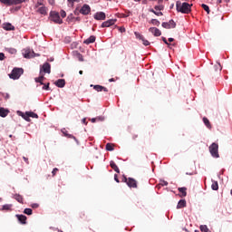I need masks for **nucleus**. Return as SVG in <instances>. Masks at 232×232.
Listing matches in <instances>:
<instances>
[{
	"mask_svg": "<svg viewBox=\"0 0 232 232\" xmlns=\"http://www.w3.org/2000/svg\"><path fill=\"white\" fill-rule=\"evenodd\" d=\"M176 8L178 12L181 14H189L191 12V5L184 2L183 4L180 1L176 3Z\"/></svg>",
	"mask_w": 232,
	"mask_h": 232,
	"instance_id": "1",
	"label": "nucleus"
},
{
	"mask_svg": "<svg viewBox=\"0 0 232 232\" xmlns=\"http://www.w3.org/2000/svg\"><path fill=\"white\" fill-rule=\"evenodd\" d=\"M23 73H24V70H23V68L15 67L12 70L11 73H9V78L13 79V81H16L21 77V75H23Z\"/></svg>",
	"mask_w": 232,
	"mask_h": 232,
	"instance_id": "2",
	"label": "nucleus"
},
{
	"mask_svg": "<svg viewBox=\"0 0 232 232\" xmlns=\"http://www.w3.org/2000/svg\"><path fill=\"white\" fill-rule=\"evenodd\" d=\"M209 152H210V155L214 157V159H218V157H220V155L218 154V144L212 143L209 146Z\"/></svg>",
	"mask_w": 232,
	"mask_h": 232,
	"instance_id": "3",
	"label": "nucleus"
},
{
	"mask_svg": "<svg viewBox=\"0 0 232 232\" xmlns=\"http://www.w3.org/2000/svg\"><path fill=\"white\" fill-rule=\"evenodd\" d=\"M208 73H218V72H222V65L220 63H217L215 65H211L207 68Z\"/></svg>",
	"mask_w": 232,
	"mask_h": 232,
	"instance_id": "4",
	"label": "nucleus"
},
{
	"mask_svg": "<svg viewBox=\"0 0 232 232\" xmlns=\"http://www.w3.org/2000/svg\"><path fill=\"white\" fill-rule=\"evenodd\" d=\"M50 17H51V21H53L56 24H63V19H61V16L59 15V13L51 12L50 13Z\"/></svg>",
	"mask_w": 232,
	"mask_h": 232,
	"instance_id": "5",
	"label": "nucleus"
},
{
	"mask_svg": "<svg viewBox=\"0 0 232 232\" xmlns=\"http://www.w3.org/2000/svg\"><path fill=\"white\" fill-rule=\"evenodd\" d=\"M117 23V19H110L102 24V28H110V26H113Z\"/></svg>",
	"mask_w": 232,
	"mask_h": 232,
	"instance_id": "6",
	"label": "nucleus"
},
{
	"mask_svg": "<svg viewBox=\"0 0 232 232\" xmlns=\"http://www.w3.org/2000/svg\"><path fill=\"white\" fill-rule=\"evenodd\" d=\"M79 12L82 15H88V14H90V12H92V8L88 5H83Z\"/></svg>",
	"mask_w": 232,
	"mask_h": 232,
	"instance_id": "7",
	"label": "nucleus"
},
{
	"mask_svg": "<svg viewBox=\"0 0 232 232\" xmlns=\"http://www.w3.org/2000/svg\"><path fill=\"white\" fill-rule=\"evenodd\" d=\"M96 21H104L106 19V14L104 12H98L94 14Z\"/></svg>",
	"mask_w": 232,
	"mask_h": 232,
	"instance_id": "8",
	"label": "nucleus"
},
{
	"mask_svg": "<svg viewBox=\"0 0 232 232\" xmlns=\"http://www.w3.org/2000/svg\"><path fill=\"white\" fill-rule=\"evenodd\" d=\"M41 70H42V73H51L52 66L50 65V63H44Z\"/></svg>",
	"mask_w": 232,
	"mask_h": 232,
	"instance_id": "9",
	"label": "nucleus"
},
{
	"mask_svg": "<svg viewBox=\"0 0 232 232\" xmlns=\"http://www.w3.org/2000/svg\"><path fill=\"white\" fill-rule=\"evenodd\" d=\"M149 32H150V34H153L155 37H160V35H162V32H160L157 27H150L149 29Z\"/></svg>",
	"mask_w": 232,
	"mask_h": 232,
	"instance_id": "10",
	"label": "nucleus"
},
{
	"mask_svg": "<svg viewBox=\"0 0 232 232\" xmlns=\"http://www.w3.org/2000/svg\"><path fill=\"white\" fill-rule=\"evenodd\" d=\"M23 54L25 59H32V57H35V53L30 49L25 50Z\"/></svg>",
	"mask_w": 232,
	"mask_h": 232,
	"instance_id": "11",
	"label": "nucleus"
},
{
	"mask_svg": "<svg viewBox=\"0 0 232 232\" xmlns=\"http://www.w3.org/2000/svg\"><path fill=\"white\" fill-rule=\"evenodd\" d=\"M127 186H129V188H137V180L133 178H128Z\"/></svg>",
	"mask_w": 232,
	"mask_h": 232,
	"instance_id": "12",
	"label": "nucleus"
},
{
	"mask_svg": "<svg viewBox=\"0 0 232 232\" xmlns=\"http://www.w3.org/2000/svg\"><path fill=\"white\" fill-rule=\"evenodd\" d=\"M58 88H64L66 86V81L64 79H59L54 82Z\"/></svg>",
	"mask_w": 232,
	"mask_h": 232,
	"instance_id": "13",
	"label": "nucleus"
},
{
	"mask_svg": "<svg viewBox=\"0 0 232 232\" xmlns=\"http://www.w3.org/2000/svg\"><path fill=\"white\" fill-rule=\"evenodd\" d=\"M179 192L180 193L179 197H181V198H183L184 197H187L188 195V188L185 187L182 188H178Z\"/></svg>",
	"mask_w": 232,
	"mask_h": 232,
	"instance_id": "14",
	"label": "nucleus"
},
{
	"mask_svg": "<svg viewBox=\"0 0 232 232\" xmlns=\"http://www.w3.org/2000/svg\"><path fill=\"white\" fill-rule=\"evenodd\" d=\"M8 113H10V111L8 109L0 107V117H8Z\"/></svg>",
	"mask_w": 232,
	"mask_h": 232,
	"instance_id": "15",
	"label": "nucleus"
},
{
	"mask_svg": "<svg viewBox=\"0 0 232 232\" xmlns=\"http://www.w3.org/2000/svg\"><path fill=\"white\" fill-rule=\"evenodd\" d=\"M93 89L96 91V92H108V88L104 87V86H102V85H94L93 86Z\"/></svg>",
	"mask_w": 232,
	"mask_h": 232,
	"instance_id": "16",
	"label": "nucleus"
},
{
	"mask_svg": "<svg viewBox=\"0 0 232 232\" xmlns=\"http://www.w3.org/2000/svg\"><path fill=\"white\" fill-rule=\"evenodd\" d=\"M18 115H20V117H22L23 119H24V121H26L27 122H30V116L28 115V111L25 112V114L22 111H18Z\"/></svg>",
	"mask_w": 232,
	"mask_h": 232,
	"instance_id": "17",
	"label": "nucleus"
},
{
	"mask_svg": "<svg viewBox=\"0 0 232 232\" xmlns=\"http://www.w3.org/2000/svg\"><path fill=\"white\" fill-rule=\"evenodd\" d=\"M15 217L19 220V222H21L22 224H26V216L16 214Z\"/></svg>",
	"mask_w": 232,
	"mask_h": 232,
	"instance_id": "18",
	"label": "nucleus"
},
{
	"mask_svg": "<svg viewBox=\"0 0 232 232\" xmlns=\"http://www.w3.org/2000/svg\"><path fill=\"white\" fill-rule=\"evenodd\" d=\"M3 28H4V30H6V31L15 30V27L14 25H12V24H10V23L4 24Z\"/></svg>",
	"mask_w": 232,
	"mask_h": 232,
	"instance_id": "19",
	"label": "nucleus"
},
{
	"mask_svg": "<svg viewBox=\"0 0 232 232\" xmlns=\"http://www.w3.org/2000/svg\"><path fill=\"white\" fill-rule=\"evenodd\" d=\"M110 166H111V168L114 170V171H116V173H121V169H119V167L117 166V164L115 163V161H111L110 162Z\"/></svg>",
	"mask_w": 232,
	"mask_h": 232,
	"instance_id": "20",
	"label": "nucleus"
},
{
	"mask_svg": "<svg viewBox=\"0 0 232 232\" xmlns=\"http://www.w3.org/2000/svg\"><path fill=\"white\" fill-rule=\"evenodd\" d=\"M35 82H43L44 81V73L40 70V76L34 79Z\"/></svg>",
	"mask_w": 232,
	"mask_h": 232,
	"instance_id": "21",
	"label": "nucleus"
},
{
	"mask_svg": "<svg viewBox=\"0 0 232 232\" xmlns=\"http://www.w3.org/2000/svg\"><path fill=\"white\" fill-rule=\"evenodd\" d=\"M182 208H186V199H180L177 205V209H182Z\"/></svg>",
	"mask_w": 232,
	"mask_h": 232,
	"instance_id": "22",
	"label": "nucleus"
},
{
	"mask_svg": "<svg viewBox=\"0 0 232 232\" xmlns=\"http://www.w3.org/2000/svg\"><path fill=\"white\" fill-rule=\"evenodd\" d=\"M95 36L92 35L89 38H87L86 40L83 41L84 44H92L94 41H95Z\"/></svg>",
	"mask_w": 232,
	"mask_h": 232,
	"instance_id": "23",
	"label": "nucleus"
},
{
	"mask_svg": "<svg viewBox=\"0 0 232 232\" xmlns=\"http://www.w3.org/2000/svg\"><path fill=\"white\" fill-rule=\"evenodd\" d=\"M38 14H41L42 15H46V14H48V12L46 11V7L45 6H41L37 9Z\"/></svg>",
	"mask_w": 232,
	"mask_h": 232,
	"instance_id": "24",
	"label": "nucleus"
},
{
	"mask_svg": "<svg viewBox=\"0 0 232 232\" xmlns=\"http://www.w3.org/2000/svg\"><path fill=\"white\" fill-rule=\"evenodd\" d=\"M14 198H15V200L17 202H19L20 204H23V201H24V198H23V196L19 195V194H15L14 196Z\"/></svg>",
	"mask_w": 232,
	"mask_h": 232,
	"instance_id": "25",
	"label": "nucleus"
},
{
	"mask_svg": "<svg viewBox=\"0 0 232 232\" xmlns=\"http://www.w3.org/2000/svg\"><path fill=\"white\" fill-rule=\"evenodd\" d=\"M211 188L213 189V191H218V182L212 181Z\"/></svg>",
	"mask_w": 232,
	"mask_h": 232,
	"instance_id": "26",
	"label": "nucleus"
},
{
	"mask_svg": "<svg viewBox=\"0 0 232 232\" xmlns=\"http://www.w3.org/2000/svg\"><path fill=\"white\" fill-rule=\"evenodd\" d=\"M204 124H205V126H207V128L208 130H211V128H212L211 122H209V120H208V118H204Z\"/></svg>",
	"mask_w": 232,
	"mask_h": 232,
	"instance_id": "27",
	"label": "nucleus"
},
{
	"mask_svg": "<svg viewBox=\"0 0 232 232\" xmlns=\"http://www.w3.org/2000/svg\"><path fill=\"white\" fill-rule=\"evenodd\" d=\"M26 0H11V6L12 5H22V3H25Z\"/></svg>",
	"mask_w": 232,
	"mask_h": 232,
	"instance_id": "28",
	"label": "nucleus"
},
{
	"mask_svg": "<svg viewBox=\"0 0 232 232\" xmlns=\"http://www.w3.org/2000/svg\"><path fill=\"white\" fill-rule=\"evenodd\" d=\"M27 113L29 117H32V119H39V115L34 111H27Z\"/></svg>",
	"mask_w": 232,
	"mask_h": 232,
	"instance_id": "29",
	"label": "nucleus"
},
{
	"mask_svg": "<svg viewBox=\"0 0 232 232\" xmlns=\"http://www.w3.org/2000/svg\"><path fill=\"white\" fill-rule=\"evenodd\" d=\"M3 211H12V205H4L2 207Z\"/></svg>",
	"mask_w": 232,
	"mask_h": 232,
	"instance_id": "30",
	"label": "nucleus"
},
{
	"mask_svg": "<svg viewBox=\"0 0 232 232\" xmlns=\"http://www.w3.org/2000/svg\"><path fill=\"white\" fill-rule=\"evenodd\" d=\"M149 12H151L155 15H158V17H160L161 15H164V14H162V12H157V11H155V9H150Z\"/></svg>",
	"mask_w": 232,
	"mask_h": 232,
	"instance_id": "31",
	"label": "nucleus"
},
{
	"mask_svg": "<svg viewBox=\"0 0 232 232\" xmlns=\"http://www.w3.org/2000/svg\"><path fill=\"white\" fill-rule=\"evenodd\" d=\"M105 150H107V151H113V144L111 143H107L106 144V147H105Z\"/></svg>",
	"mask_w": 232,
	"mask_h": 232,
	"instance_id": "32",
	"label": "nucleus"
},
{
	"mask_svg": "<svg viewBox=\"0 0 232 232\" xmlns=\"http://www.w3.org/2000/svg\"><path fill=\"white\" fill-rule=\"evenodd\" d=\"M150 23L151 24H154V26H160V22L157 19H152Z\"/></svg>",
	"mask_w": 232,
	"mask_h": 232,
	"instance_id": "33",
	"label": "nucleus"
},
{
	"mask_svg": "<svg viewBox=\"0 0 232 232\" xmlns=\"http://www.w3.org/2000/svg\"><path fill=\"white\" fill-rule=\"evenodd\" d=\"M154 10L162 12V10H164V5H155V6H154Z\"/></svg>",
	"mask_w": 232,
	"mask_h": 232,
	"instance_id": "34",
	"label": "nucleus"
},
{
	"mask_svg": "<svg viewBox=\"0 0 232 232\" xmlns=\"http://www.w3.org/2000/svg\"><path fill=\"white\" fill-rule=\"evenodd\" d=\"M161 26H162L163 28H167L168 30H169V28H171V25H169V22H163V23L161 24Z\"/></svg>",
	"mask_w": 232,
	"mask_h": 232,
	"instance_id": "35",
	"label": "nucleus"
},
{
	"mask_svg": "<svg viewBox=\"0 0 232 232\" xmlns=\"http://www.w3.org/2000/svg\"><path fill=\"white\" fill-rule=\"evenodd\" d=\"M169 25L170 26V28H176L177 24L175 23V21L169 20Z\"/></svg>",
	"mask_w": 232,
	"mask_h": 232,
	"instance_id": "36",
	"label": "nucleus"
},
{
	"mask_svg": "<svg viewBox=\"0 0 232 232\" xmlns=\"http://www.w3.org/2000/svg\"><path fill=\"white\" fill-rule=\"evenodd\" d=\"M0 3H3V5H7L8 6H11L12 0H0Z\"/></svg>",
	"mask_w": 232,
	"mask_h": 232,
	"instance_id": "37",
	"label": "nucleus"
},
{
	"mask_svg": "<svg viewBox=\"0 0 232 232\" xmlns=\"http://www.w3.org/2000/svg\"><path fill=\"white\" fill-rule=\"evenodd\" d=\"M24 213L25 215H32L33 210H32V208H25V209L24 210Z\"/></svg>",
	"mask_w": 232,
	"mask_h": 232,
	"instance_id": "38",
	"label": "nucleus"
},
{
	"mask_svg": "<svg viewBox=\"0 0 232 232\" xmlns=\"http://www.w3.org/2000/svg\"><path fill=\"white\" fill-rule=\"evenodd\" d=\"M58 171H59V169L54 168V169H53V171H52L53 177H55V175H57V172H58Z\"/></svg>",
	"mask_w": 232,
	"mask_h": 232,
	"instance_id": "39",
	"label": "nucleus"
},
{
	"mask_svg": "<svg viewBox=\"0 0 232 232\" xmlns=\"http://www.w3.org/2000/svg\"><path fill=\"white\" fill-rule=\"evenodd\" d=\"M135 35H136L137 39H140V41H144V36H142V34H139L135 33Z\"/></svg>",
	"mask_w": 232,
	"mask_h": 232,
	"instance_id": "40",
	"label": "nucleus"
},
{
	"mask_svg": "<svg viewBox=\"0 0 232 232\" xmlns=\"http://www.w3.org/2000/svg\"><path fill=\"white\" fill-rule=\"evenodd\" d=\"M141 41H142L144 46H150V41H148V40H146V39H144V38H143V40H141Z\"/></svg>",
	"mask_w": 232,
	"mask_h": 232,
	"instance_id": "41",
	"label": "nucleus"
},
{
	"mask_svg": "<svg viewBox=\"0 0 232 232\" xmlns=\"http://www.w3.org/2000/svg\"><path fill=\"white\" fill-rule=\"evenodd\" d=\"M162 41L163 43H165V44H167L169 48V46H171V44L168 43V40L166 39V37H162Z\"/></svg>",
	"mask_w": 232,
	"mask_h": 232,
	"instance_id": "42",
	"label": "nucleus"
},
{
	"mask_svg": "<svg viewBox=\"0 0 232 232\" xmlns=\"http://www.w3.org/2000/svg\"><path fill=\"white\" fill-rule=\"evenodd\" d=\"M60 14H61V17H63V19H64V17H66V11L62 10V11L60 12Z\"/></svg>",
	"mask_w": 232,
	"mask_h": 232,
	"instance_id": "43",
	"label": "nucleus"
},
{
	"mask_svg": "<svg viewBox=\"0 0 232 232\" xmlns=\"http://www.w3.org/2000/svg\"><path fill=\"white\" fill-rule=\"evenodd\" d=\"M43 90H46V91L50 90V83L44 84Z\"/></svg>",
	"mask_w": 232,
	"mask_h": 232,
	"instance_id": "44",
	"label": "nucleus"
},
{
	"mask_svg": "<svg viewBox=\"0 0 232 232\" xmlns=\"http://www.w3.org/2000/svg\"><path fill=\"white\" fill-rule=\"evenodd\" d=\"M204 10L205 12H207V14H209V6H208L207 5H204Z\"/></svg>",
	"mask_w": 232,
	"mask_h": 232,
	"instance_id": "45",
	"label": "nucleus"
},
{
	"mask_svg": "<svg viewBox=\"0 0 232 232\" xmlns=\"http://www.w3.org/2000/svg\"><path fill=\"white\" fill-rule=\"evenodd\" d=\"M119 32H121V34H124V32H126V28L119 27Z\"/></svg>",
	"mask_w": 232,
	"mask_h": 232,
	"instance_id": "46",
	"label": "nucleus"
},
{
	"mask_svg": "<svg viewBox=\"0 0 232 232\" xmlns=\"http://www.w3.org/2000/svg\"><path fill=\"white\" fill-rule=\"evenodd\" d=\"M114 180H115V182H117L118 184H119V182H121V181L119 180V176H118L117 174L114 175Z\"/></svg>",
	"mask_w": 232,
	"mask_h": 232,
	"instance_id": "47",
	"label": "nucleus"
},
{
	"mask_svg": "<svg viewBox=\"0 0 232 232\" xmlns=\"http://www.w3.org/2000/svg\"><path fill=\"white\" fill-rule=\"evenodd\" d=\"M0 61H5V53H0Z\"/></svg>",
	"mask_w": 232,
	"mask_h": 232,
	"instance_id": "48",
	"label": "nucleus"
},
{
	"mask_svg": "<svg viewBox=\"0 0 232 232\" xmlns=\"http://www.w3.org/2000/svg\"><path fill=\"white\" fill-rule=\"evenodd\" d=\"M67 137L69 139H73L74 140H77V139L75 138V136L72 135V134H68Z\"/></svg>",
	"mask_w": 232,
	"mask_h": 232,
	"instance_id": "49",
	"label": "nucleus"
},
{
	"mask_svg": "<svg viewBox=\"0 0 232 232\" xmlns=\"http://www.w3.org/2000/svg\"><path fill=\"white\" fill-rule=\"evenodd\" d=\"M10 53H17V50L15 49H9Z\"/></svg>",
	"mask_w": 232,
	"mask_h": 232,
	"instance_id": "50",
	"label": "nucleus"
},
{
	"mask_svg": "<svg viewBox=\"0 0 232 232\" xmlns=\"http://www.w3.org/2000/svg\"><path fill=\"white\" fill-rule=\"evenodd\" d=\"M204 232H211V230H209V228H208V226H204Z\"/></svg>",
	"mask_w": 232,
	"mask_h": 232,
	"instance_id": "51",
	"label": "nucleus"
},
{
	"mask_svg": "<svg viewBox=\"0 0 232 232\" xmlns=\"http://www.w3.org/2000/svg\"><path fill=\"white\" fill-rule=\"evenodd\" d=\"M39 6H43V3L37 2L35 8H39Z\"/></svg>",
	"mask_w": 232,
	"mask_h": 232,
	"instance_id": "52",
	"label": "nucleus"
},
{
	"mask_svg": "<svg viewBox=\"0 0 232 232\" xmlns=\"http://www.w3.org/2000/svg\"><path fill=\"white\" fill-rule=\"evenodd\" d=\"M122 182H126V184H128V178H126V176H123Z\"/></svg>",
	"mask_w": 232,
	"mask_h": 232,
	"instance_id": "53",
	"label": "nucleus"
},
{
	"mask_svg": "<svg viewBox=\"0 0 232 232\" xmlns=\"http://www.w3.org/2000/svg\"><path fill=\"white\" fill-rule=\"evenodd\" d=\"M82 124H85V125L88 124V121H86V118H83V119L82 120Z\"/></svg>",
	"mask_w": 232,
	"mask_h": 232,
	"instance_id": "54",
	"label": "nucleus"
},
{
	"mask_svg": "<svg viewBox=\"0 0 232 232\" xmlns=\"http://www.w3.org/2000/svg\"><path fill=\"white\" fill-rule=\"evenodd\" d=\"M79 61L82 62L84 59L82 58V54L79 53Z\"/></svg>",
	"mask_w": 232,
	"mask_h": 232,
	"instance_id": "55",
	"label": "nucleus"
},
{
	"mask_svg": "<svg viewBox=\"0 0 232 232\" xmlns=\"http://www.w3.org/2000/svg\"><path fill=\"white\" fill-rule=\"evenodd\" d=\"M69 3H79L80 0H67Z\"/></svg>",
	"mask_w": 232,
	"mask_h": 232,
	"instance_id": "56",
	"label": "nucleus"
},
{
	"mask_svg": "<svg viewBox=\"0 0 232 232\" xmlns=\"http://www.w3.org/2000/svg\"><path fill=\"white\" fill-rule=\"evenodd\" d=\"M91 122H92V123L97 122V118L91 119Z\"/></svg>",
	"mask_w": 232,
	"mask_h": 232,
	"instance_id": "57",
	"label": "nucleus"
},
{
	"mask_svg": "<svg viewBox=\"0 0 232 232\" xmlns=\"http://www.w3.org/2000/svg\"><path fill=\"white\" fill-rule=\"evenodd\" d=\"M23 159H24V162H26V164H29L28 158L23 157Z\"/></svg>",
	"mask_w": 232,
	"mask_h": 232,
	"instance_id": "58",
	"label": "nucleus"
},
{
	"mask_svg": "<svg viewBox=\"0 0 232 232\" xmlns=\"http://www.w3.org/2000/svg\"><path fill=\"white\" fill-rule=\"evenodd\" d=\"M109 82H115V78L109 79Z\"/></svg>",
	"mask_w": 232,
	"mask_h": 232,
	"instance_id": "59",
	"label": "nucleus"
},
{
	"mask_svg": "<svg viewBox=\"0 0 232 232\" xmlns=\"http://www.w3.org/2000/svg\"><path fill=\"white\" fill-rule=\"evenodd\" d=\"M187 175H195V170H192V171L189 172V173L187 172Z\"/></svg>",
	"mask_w": 232,
	"mask_h": 232,
	"instance_id": "60",
	"label": "nucleus"
},
{
	"mask_svg": "<svg viewBox=\"0 0 232 232\" xmlns=\"http://www.w3.org/2000/svg\"><path fill=\"white\" fill-rule=\"evenodd\" d=\"M175 41V39L173 38H169V43H173Z\"/></svg>",
	"mask_w": 232,
	"mask_h": 232,
	"instance_id": "61",
	"label": "nucleus"
},
{
	"mask_svg": "<svg viewBox=\"0 0 232 232\" xmlns=\"http://www.w3.org/2000/svg\"><path fill=\"white\" fill-rule=\"evenodd\" d=\"M200 231L204 232V226L203 225L200 226Z\"/></svg>",
	"mask_w": 232,
	"mask_h": 232,
	"instance_id": "62",
	"label": "nucleus"
},
{
	"mask_svg": "<svg viewBox=\"0 0 232 232\" xmlns=\"http://www.w3.org/2000/svg\"><path fill=\"white\" fill-rule=\"evenodd\" d=\"M32 207L33 208H39V205L38 204H34Z\"/></svg>",
	"mask_w": 232,
	"mask_h": 232,
	"instance_id": "63",
	"label": "nucleus"
},
{
	"mask_svg": "<svg viewBox=\"0 0 232 232\" xmlns=\"http://www.w3.org/2000/svg\"><path fill=\"white\" fill-rule=\"evenodd\" d=\"M142 4H143V5H148V2H147L146 0H143V1H142Z\"/></svg>",
	"mask_w": 232,
	"mask_h": 232,
	"instance_id": "64",
	"label": "nucleus"
}]
</instances>
